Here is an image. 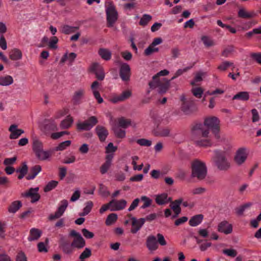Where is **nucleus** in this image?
Instances as JSON below:
<instances>
[{"instance_id": "obj_1", "label": "nucleus", "mask_w": 261, "mask_h": 261, "mask_svg": "<svg viewBox=\"0 0 261 261\" xmlns=\"http://www.w3.org/2000/svg\"><path fill=\"white\" fill-rule=\"evenodd\" d=\"M219 123L218 118L213 116L206 118L204 124L201 123L195 124L192 128V134L195 144L200 147H207L212 145L208 137V129L212 130L216 139H219Z\"/></svg>"}, {"instance_id": "obj_2", "label": "nucleus", "mask_w": 261, "mask_h": 261, "mask_svg": "<svg viewBox=\"0 0 261 261\" xmlns=\"http://www.w3.org/2000/svg\"><path fill=\"white\" fill-rule=\"evenodd\" d=\"M214 153V160L217 168L222 171L228 170L230 166V163L227 159V156L229 155L228 152L221 150H215Z\"/></svg>"}, {"instance_id": "obj_3", "label": "nucleus", "mask_w": 261, "mask_h": 261, "mask_svg": "<svg viewBox=\"0 0 261 261\" xmlns=\"http://www.w3.org/2000/svg\"><path fill=\"white\" fill-rule=\"evenodd\" d=\"M192 175L201 180L205 178L207 170L205 164L198 160H194L192 164Z\"/></svg>"}, {"instance_id": "obj_4", "label": "nucleus", "mask_w": 261, "mask_h": 261, "mask_svg": "<svg viewBox=\"0 0 261 261\" xmlns=\"http://www.w3.org/2000/svg\"><path fill=\"white\" fill-rule=\"evenodd\" d=\"M107 25L112 27L118 19V13L114 5L110 4L106 8Z\"/></svg>"}, {"instance_id": "obj_5", "label": "nucleus", "mask_w": 261, "mask_h": 261, "mask_svg": "<svg viewBox=\"0 0 261 261\" xmlns=\"http://www.w3.org/2000/svg\"><path fill=\"white\" fill-rule=\"evenodd\" d=\"M98 123V120L95 116H91L88 119L76 124L79 130H89Z\"/></svg>"}, {"instance_id": "obj_6", "label": "nucleus", "mask_w": 261, "mask_h": 261, "mask_svg": "<svg viewBox=\"0 0 261 261\" xmlns=\"http://www.w3.org/2000/svg\"><path fill=\"white\" fill-rule=\"evenodd\" d=\"M181 101H182L181 111L185 114H190L196 111V106L192 100H187L185 96H182Z\"/></svg>"}, {"instance_id": "obj_7", "label": "nucleus", "mask_w": 261, "mask_h": 261, "mask_svg": "<svg viewBox=\"0 0 261 261\" xmlns=\"http://www.w3.org/2000/svg\"><path fill=\"white\" fill-rule=\"evenodd\" d=\"M39 188H31L28 191L21 193V196L30 199L31 202L34 203L39 200L40 196L38 193Z\"/></svg>"}, {"instance_id": "obj_8", "label": "nucleus", "mask_w": 261, "mask_h": 261, "mask_svg": "<svg viewBox=\"0 0 261 261\" xmlns=\"http://www.w3.org/2000/svg\"><path fill=\"white\" fill-rule=\"evenodd\" d=\"M248 152L245 148H240L237 151L234 158L235 163L241 165L243 164L246 160L248 156Z\"/></svg>"}, {"instance_id": "obj_9", "label": "nucleus", "mask_w": 261, "mask_h": 261, "mask_svg": "<svg viewBox=\"0 0 261 261\" xmlns=\"http://www.w3.org/2000/svg\"><path fill=\"white\" fill-rule=\"evenodd\" d=\"M131 71L129 65L125 63H122L120 67L119 75L124 82L129 81Z\"/></svg>"}, {"instance_id": "obj_10", "label": "nucleus", "mask_w": 261, "mask_h": 261, "mask_svg": "<svg viewBox=\"0 0 261 261\" xmlns=\"http://www.w3.org/2000/svg\"><path fill=\"white\" fill-rule=\"evenodd\" d=\"M170 80L163 79V80H158V83L153 87H150V89L158 88V92L160 94H164L166 92L169 88Z\"/></svg>"}, {"instance_id": "obj_11", "label": "nucleus", "mask_w": 261, "mask_h": 261, "mask_svg": "<svg viewBox=\"0 0 261 261\" xmlns=\"http://www.w3.org/2000/svg\"><path fill=\"white\" fill-rule=\"evenodd\" d=\"M170 130L168 127L158 126L152 130V134L158 137H167L170 136Z\"/></svg>"}, {"instance_id": "obj_12", "label": "nucleus", "mask_w": 261, "mask_h": 261, "mask_svg": "<svg viewBox=\"0 0 261 261\" xmlns=\"http://www.w3.org/2000/svg\"><path fill=\"white\" fill-rule=\"evenodd\" d=\"M126 203V201L124 199H113L110 201V204H111V211H115L122 210L125 207Z\"/></svg>"}, {"instance_id": "obj_13", "label": "nucleus", "mask_w": 261, "mask_h": 261, "mask_svg": "<svg viewBox=\"0 0 261 261\" xmlns=\"http://www.w3.org/2000/svg\"><path fill=\"white\" fill-rule=\"evenodd\" d=\"M130 220L132 225L130 232L134 234L137 232L145 222V218H140L137 220L134 217H131Z\"/></svg>"}, {"instance_id": "obj_14", "label": "nucleus", "mask_w": 261, "mask_h": 261, "mask_svg": "<svg viewBox=\"0 0 261 261\" xmlns=\"http://www.w3.org/2000/svg\"><path fill=\"white\" fill-rule=\"evenodd\" d=\"M218 231L225 234H228L232 232V225L227 221L221 222L218 226Z\"/></svg>"}, {"instance_id": "obj_15", "label": "nucleus", "mask_w": 261, "mask_h": 261, "mask_svg": "<svg viewBox=\"0 0 261 261\" xmlns=\"http://www.w3.org/2000/svg\"><path fill=\"white\" fill-rule=\"evenodd\" d=\"M91 70L94 72L96 78L100 81H102L105 76L102 67L98 63H95L91 67Z\"/></svg>"}, {"instance_id": "obj_16", "label": "nucleus", "mask_w": 261, "mask_h": 261, "mask_svg": "<svg viewBox=\"0 0 261 261\" xmlns=\"http://www.w3.org/2000/svg\"><path fill=\"white\" fill-rule=\"evenodd\" d=\"M146 245L149 251L156 250L159 247L156 237L153 235L149 236L146 239Z\"/></svg>"}, {"instance_id": "obj_17", "label": "nucleus", "mask_w": 261, "mask_h": 261, "mask_svg": "<svg viewBox=\"0 0 261 261\" xmlns=\"http://www.w3.org/2000/svg\"><path fill=\"white\" fill-rule=\"evenodd\" d=\"M95 130L100 141L104 142L109 135L107 129L103 126L98 125L96 127Z\"/></svg>"}, {"instance_id": "obj_18", "label": "nucleus", "mask_w": 261, "mask_h": 261, "mask_svg": "<svg viewBox=\"0 0 261 261\" xmlns=\"http://www.w3.org/2000/svg\"><path fill=\"white\" fill-rule=\"evenodd\" d=\"M85 93L84 89H80L76 90L73 95L72 101L74 105H78L82 103V99Z\"/></svg>"}, {"instance_id": "obj_19", "label": "nucleus", "mask_w": 261, "mask_h": 261, "mask_svg": "<svg viewBox=\"0 0 261 261\" xmlns=\"http://www.w3.org/2000/svg\"><path fill=\"white\" fill-rule=\"evenodd\" d=\"M238 17L241 18L250 19L255 17L257 13L254 11L248 12L244 8H240L238 12Z\"/></svg>"}, {"instance_id": "obj_20", "label": "nucleus", "mask_w": 261, "mask_h": 261, "mask_svg": "<svg viewBox=\"0 0 261 261\" xmlns=\"http://www.w3.org/2000/svg\"><path fill=\"white\" fill-rule=\"evenodd\" d=\"M9 131L11 132L9 137L11 139H17L21 134L24 133L22 129L17 128V125L16 124L11 125L9 128Z\"/></svg>"}, {"instance_id": "obj_21", "label": "nucleus", "mask_w": 261, "mask_h": 261, "mask_svg": "<svg viewBox=\"0 0 261 261\" xmlns=\"http://www.w3.org/2000/svg\"><path fill=\"white\" fill-rule=\"evenodd\" d=\"M169 71L167 69H164L159 72L157 74L152 77V81L149 82V87H153L156 85L158 83V80H161L160 79V76L167 75L169 74Z\"/></svg>"}, {"instance_id": "obj_22", "label": "nucleus", "mask_w": 261, "mask_h": 261, "mask_svg": "<svg viewBox=\"0 0 261 261\" xmlns=\"http://www.w3.org/2000/svg\"><path fill=\"white\" fill-rule=\"evenodd\" d=\"M131 94L132 93L130 91H124L120 95L114 97L112 101L114 103L124 101L128 99L130 96Z\"/></svg>"}, {"instance_id": "obj_23", "label": "nucleus", "mask_w": 261, "mask_h": 261, "mask_svg": "<svg viewBox=\"0 0 261 261\" xmlns=\"http://www.w3.org/2000/svg\"><path fill=\"white\" fill-rule=\"evenodd\" d=\"M170 200L171 198L168 197V195L166 193L157 195L155 196V198L156 203L159 205H163L167 203Z\"/></svg>"}, {"instance_id": "obj_24", "label": "nucleus", "mask_w": 261, "mask_h": 261, "mask_svg": "<svg viewBox=\"0 0 261 261\" xmlns=\"http://www.w3.org/2000/svg\"><path fill=\"white\" fill-rule=\"evenodd\" d=\"M42 231L39 229L33 228L30 230L28 240L30 242L37 240L41 237Z\"/></svg>"}, {"instance_id": "obj_25", "label": "nucleus", "mask_w": 261, "mask_h": 261, "mask_svg": "<svg viewBox=\"0 0 261 261\" xmlns=\"http://www.w3.org/2000/svg\"><path fill=\"white\" fill-rule=\"evenodd\" d=\"M44 129L45 131H54L57 129V124L53 120H45L44 122Z\"/></svg>"}, {"instance_id": "obj_26", "label": "nucleus", "mask_w": 261, "mask_h": 261, "mask_svg": "<svg viewBox=\"0 0 261 261\" xmlns=\"http://www.w3.org/2000/svg\"><path fill=\"white\" fill-rule=\"evenodd\" d=\"M41 167L40 165H35L30 169L29 174L26 177L27 180L33 179L41 171Z\"/></svg>"}, {"instance_id": "obj_27", "label": "nucleus", "mask_w": 261, "mask_h": 261, "mask_svg": "<svg viewBox=\"0 0 261 261\" xmlns=\"http://www.w3.org/2000/svg\"><path fill=\"white\" fill-rule=\"evenodd\" d=\"M86 245V242L83 238L81 236L77 238H74L71 243V246L77 249H81Z\"/></svg>"}, {"instance_id": "obj_28", "label": "nucleus", "mask_w": 261, "mask_h": 261, "mask_svg": "<svg viewBox=\"0 0 261 261\" xmlns=\"http://www.w3.org/2000/svg\"><path fill=\"white\" fill-rule=\"evenodd\" d=\"M22 57V52L18 48H14L10 51L9 57L12 60L16 61L20 60Z\"/></svg>"}, {"instance_id": "obj_29", "label": "nucleus", "mask_w": 261, "mask_h": 261, "mask_svg": "<svg viewBox=\"0 0 261 261\" xmlns=\"http://www.w3.org/2000/svg\"><path fill=\"white\" fill-rule=\"evenodd\" d=\"M203 219V215L202 214L196 215L192 217L189 220V225L191 226H196L199 225Z\"/></svg>"}, {"instance_id": "obj_30", "label": "nucleus", "mask_w": 261, "mask_h": 261, "mask_svg": "<svg viewBox=\"0 0 261 261\" xmlns=\"http://www.w3.org/2000/svg\"><path fill=\"white\" fill-rule=\"evenodd\" d=\"M98 54L102 59L106 61L110 60L112 57L111 52L109 49L103 48L99 49Z\"/></svg>"}, {"instance_id": "obj_31", "label": "nucleus", "mask_w": 261, "mask_h": 261, "mask_svg": "<svg viewBox=\"0 0 261 261\" xmlns=\"http://www.w3.org/2000/svg\"><path fill=\"white\" fill-rule=\"evenodd\" d=\"M182 202V198H179L170 203V206L174 212H180V205Z\"/></svg>"}, {"instance_id": "obj_32", "label": "nucleus", "mask_w": 261, "mask_h": 261, "mask_svg": "<svg viewBox=\"0 0 261 261\" xmlns=\"http://www.w3.org/2000/svg\"><path fill=\"white\" fill-rule=\"evenodd\" d=\"M51 154L50 151H45L42 149L38 153H36L35 155L39 160L44 161L47 159L51 155Z\"/></svg>"}, {"instance_id": "obj_33", "label": "nucleus", "mask_w": 261, "mask_h": 261, "mask_svg": "<svg viewBox=\"0 0 261 261\" xmlns=\"http://www.w3.org/2000/svg\"><path fill=\"white\" fill-rule=\"evenodd\" d=\"M43 146L42 143L37 139H33V150L34 153H38L40 150L43 149Z\"/></svg>"}, {"instance_id": "obj_34", "label": "nucleus", "mask_w": 261, "mask_h": 261, "mask_svg": "<svg viewBox=\"0 0 261 261\" xmlns=\"http://www.w3.org/2000/svg\"><path fill=\"white\" fill-rule=\"evenodd\" d=\"M13 83V79L10 75L0 76V85L9 86Z\"/></svg>"}, {"instance_id": "obj_35", "label": "nucleus", "mask_w": 261, "mask_h": 261, "mask_svg": "<svg viewBox=\"0 0 261 261\" xmlns=\"http://www.w3.org/2000/svg\"><path fill=\"white\" fill-rule=\"evenodd\" d=\"M79 29L78 27H72L68 25H64L62 27L61 31L65 34H70L74 33Z\"/></svg>"}, {"instance_id": "obj_36", "label": "nucleus", "mask_w": 261, "mask_h": 261, "mask_svg": "<svg viewBox=\"0 0 261 261\" xmlns=\"http://www.w3.org/2000/svg\"><path fill=\"white\" fill-rule=\"evenodd\" d=\"M73 122V119L70 116L66 117V119L61 121L60 127L62 129H66L70 127Z\"/></svg>"}, {"instance_id": "obj_37", "label": "nucleus", "mask_w": 261, "mask_h": 261, "mask_svg": "<svg viewBox=\"0 0 261 261\" xmlns=\"http://www.w3.org/2000/svg\"><path fill=\"white\" fill-rule=\"evenodd\" d=\"M249 98V93L247 92H240L233 97V99H239L246 101Z\"/></svg>"}, {"instance_id": "obj_38", "label": "nucleus", "mask_w": 261, "mask_h": 261, "mask_svg": "<svg viewBox=\"0 0 261 261\" xmlns=\"http://www.w3.org/2000/svg\"><path fill=\"white\" fill-rule=\"evenodd\" d=\"M60 247L62 249L63 252L67 254H70L73 252V246H71V244L69 245L68 243L63 242L60 245Z\"/></svg>"}, {"instance_id": "obj_39", "label": "nucleus", "mask_w": 261, "mask_h": 261, "mask_svg": "<svg viewBox=\"0 0 261 261\" xmlns=\"http://www.w3.org/2000/svg\"><path fill=\"white\" fill-rule=\"evenodd\" d=\"M21 206L22 203L20 201H14L9 206V212H16Z\"/></svg>"}, {"instance_id": "obj_40", "label": "nucleus", "mask_w": 261, "mask_h": 261, "mask_svg": "<svg viewBox=\"0 0 261 261\" xmlns=\"http://www.w3.org/2000/svg\"><path fill=\"white\" fill-rule=\"evenodd\" d=\"M28 171V167L25 164L23 163L22 166L21 167H19L16 170L17 172L19 173V174L18 176V178L19 179H21L27 174Z\"/></svg>"}, {"instance_id": "obj_41", "label": "nucleus", "mask_w": 261, "mask_h": 261, "mask_svg": "<svg viewBox=\"0 0 261 261\" xmlns=\"http://www.w3.org/2000/svg\"><path fill=\"white\" fill-rule=\"evenodd\" d=\"M117 215L114 213H111L109 215L106 220V224L110 226L114 224L117 220Z\"/></svg>"}, {"instance_id": "obj_42", "label": "nucleus", "mask_w": 261, "mask_h": 261, "mask_svg": "<svg viewBox=\"0 0 261 261\" xmlns=\"http://www.w3.org/2000/svg\"><path fill=\"white\" fill-rule=\"evenodd\" d=\"M118 123L119 126L126 128L131 124V121L129 119H125L124 117L120 118L118 119Z\"/></svg>"}, {"instance_id": "obj_43", "label": "nucleus", "mask_w": 261, "mask_h": 261, "mask_svg": "<svg viewBox=\"0 0 261 261\" xmlns=\"http://www.w3.org/2000/svg\"><path fill=\"white\" fill-rule=\"evenodd\" d=\"M76 57V54L74 53H71L69 54H66L62 58L61 62L62 63L65 62L67 60H69L70 62L73 61Z\"/></svg>"}, {"instance_id": "obj_44", "label": "nucleus", "mask_w": 261, "mask_h": 261, "mask_svg": "<svg viewBox=\"0 0 261 261\" xmlns=\"http://www.w3.org/2000/svg\"><path fill=\"white\" fill-rule=\"evenodd\" d=\"M140 200L143 202V205L141 206V208H145L149 206L152 202L151 199L145 196H142Z\"/></svg>"}, {"instance_id": "obj_45", "label": "nucleus", "mask_w": 261, "mask_h": 261, "mask_svg": "<svg viewBox=\"0 0 261 261\" xmlns=\"http://www.w3.org/2000/svg\"><path fill=\"white\" fill-rule=\"evenodd\" d=\"M71 144V141L67 140L60 143L55 148L56 151H62L65 149L68 146Z\"/></svg>"}, {"instance_id": "obj_46", "label": "nucleus", "mask_w": 261, "mask_h": 261, "mask_svg": "<svg viewBox=\"0 0 261 261\" xmlns=\"http://www.w3.org/2000/svg\"><path fill=\"white\" fill-rule=\"evenodd\" d=\"M151 18L152 17L150 15L144 14L140 20L139 24L142 26H145L151 20Z\"/></svg>"}, {"instance_id": "obj_47", "label": "nucleus", "mask_w": 261, "mask_h": 261, "mask_svg": "<svg viewBox=\"0 0 261 261\" xmlns=\"http://www.w3.org/2000/svg\"><path fill=\"white\" fill-rule=\"evenodd\" d=\"M159 51V48L158 47H155L152 45L150 44V45L145 49L144 50V55L147 56H149L152 55L153 53Z\"/></svg>"}, {"instance_id": "obj_48", "label": "nucleus", "mask_w": 261, "mask_h": 261, "mask_svg": "<svg viewBox=\"0 0 261 261\" xmlns=\"http://www.w3.org/2000/svg\"><path fill=\"white\" fill-rule=\"evenodd\" d=\"M115 135L119 138H123L125 136V131L118 127L114 128Z\"/></svg>"}, {"instance_id": "obj_49", "label": "nucleus", "mask_w": 261, "mask_h": 261, "mask_svg": "<svg viewBox=\"0 0 261 261\" xmlns=\"http://www.w3.org/2000/svg\"><path fill=\"white\" fill-rule=\"evenodd\" d=\"M201 40L206 47L212 46L214 45L213 41L208 36H203L201 37Z\"/></svg>"}, {"instance_id": "obj_50", "label": "nucleus", "mask_w": 261, "mask_h": 261, "mask_svg": "<svg viewBox=\"0 0 261 261\" xmlns=\"http://www.w3.org/2000/svg\"><path fill=\"white\" fill-rule=\"evenodd\" d=\"M68 204L66 200H63L60 202L58 205V209L57 212H64Z\"/></svg>"}, {"instance_id": "obj_51", "label": "nucleus", "mask_w": 261, "mask_h": 261, "mask_svg": "<svg viewBox=\"0 0 261 261\" xmlns=\"http://www.w3.org/2000/svg\"><path fill=\"white\" fill-rule=\"evenodd\" d=\"M58 182L55 180L49 181L44 188V191L47 192L54 189L58 185Z\"/></svg>"}, {"instance_id": "obj_52", "label": "nucleus", "mask_w": 261, "mask_h": 261, "mask_svg": "<svg viewBox=\"0 0 261 261\" xmlns=\"http://www.w3.org/2000/svg\"><path fill=\"white\" fill-rule=\"evenodd\" d=\"M99 191L100 194L103 197H108L110 195L107 188L102 184L99 185Z\"/></svg>"}, {"instance_id": "obj_53", "label": "nucleus", "mask_w": 261, "mask_h": 261, "mask_svg": "<svg viewBox=\"0 0 261 261\" xmlns=\"http://www.w3.org/2000/svg\"><path fill=\"white\" fill-rule=\"evenodd\" d=\"M92 253L90 249L86 248L84 251L80 255L79 258L81 260L88 258L91 256Z\"/></svg>"}, {"instance_id": "obj_54", "label": "nucleus", "mask_w": 261, "mask_h": 261, "mask_svg": "<svg viewBox=\"0 0 261 261\" xmlns=\"http://www.w3.org/2000/svg\"><path fill=\"white\" fill-rule=\"evenodd\" d=\"M233 65V63L229 61H224L222 62L218 67V69L221 71L226 70L228 67Z\"/></svg>"}, {"instance_id": "obj_55", "label": "nucleus", "mask_w": 261, "mask_h": 261, "mask_svg": "<svg viewBox=\"0 0 261 261\" xmlns=\"http://www.w3.org/2000/svg\"><path fill=\"white\" fill-rule=\"evenodd\" d=\"M137 143L141 146H150L152 142L150 140H147L145 139H140L137 140Z\"/></svg>"}, {"instance_id": "obj_56", "label": "nucleus", "mask_w": 261, "mask_h": 261, "mask_svg": "<svg viewBox=\"0 0 261 261\" xmlns=\"http://www.w3.org/2000/svg\"><path fill=\"white\" fill-rule=\"evenodd\" d=\"M156 238L158 244L159 243L161 246H165L167 245V242L165 239L164 236L161 233H158Z\"/></svg>"}, {"instance_id": "obj_57", "label": "nucleus", "mask_w": 261, "mask_h": 261, "mask_svg": "<svg viewBox=\"0 0 261 261\" xmlns=\"http://www.w3.org/2000/svg\"><path fill=\"white\" fill-rule=\"evenodd\" d=\"M252 205V203L251 202H248L241 205L237 208L236 212H244L245 211L248 210V208H249Z\"/></svg>"}, {"instance_id": "obj_58", "label": "nucleus", "mask_w": 261, "mask_h": 261, "mask_svg": "<svg viewBox=\"0 0 261 261\" xmlns=\"http://www.w3.org/2000/svg\"><path fill=\"white\" fill-rule=\"evenodd\" d=\"M191 67H187L186 68H185L183 69H178L175 73L174 75L171 78L170 81L173 80L181 75L183 73L187 72L188 70H189L190 69H191Z\"/></svg>"}, {"instance_id": "obj_59", "label": "nucleus", "mask_w": 261, "mask_h": 261, "mask_svg": "<svg viewBox=\"0 0 261 261\" xmlns=\"http://www.w3.org/2000/svg\"><path fill=\"white\" fill-rule=\"evenodd\" d=\"M16 261H28L27 257L25 253L22 251H19L17 253L16 258Z\"/></svg>"}, {"instance_id": "obj_60", "label": "nucleus", "mask_w": 261, "mask_h": 261, "mask_svg": "<svg viewBox=\"0 0 261 261\" xmlns=\"http://www.w3.org/2000/svg\"><path fill=\"white\" fill-rule=\"evenodd\" d=\"M58 42V39L57 37L54 36L52 37L48 42V46L51 48H56L57 45L56 44Z\"/></svg>"}, {"instance_id": "obj_61", "label": "nucleus", "mask_w": 261, "mask_h": 261, "mask_svg": "<svg viewBox=\"0 0 261 261\" xmlns=\"http://www.w3.org/2000/svg\"><path fill=\"white\" fill-rule=\"evenodd\" d=\"M192 93L193 95L197 97L200 98L203 93V90L201 88H195L192 89Z\"/></svg>"}, {"instance_id": "obj_62", "label": "nucleus", "mask_w": 261, "mask_h": 261, "mask_svg": "<svg viewBox=\"0 0 261 261\" xmlns=\"http://www.w3.org/2000/svg\"><path fill=\"white\" fill-rule=\"evenodd\" d=\"M111 165V164H109L108 162L107 163L105 162L100 168V173L102 174H105L110 168Z\"/></svg>"}, {"instance_id": "obj_63", "label": "nucleus", "mask_w": 261, "mask_h": 261, "mask_svg": "<svg viewBox=\"0 0 261 261\" xmlns=\"http://www.w3.org/2000/svg\"><path fill=\"white\" fill-rule=\"evenodd\" d=\"M117 147L114 146L112 143H109L106 148V153H113L116 151Z\"/></svg>"}, {"instance_id": "obj_64", "label": "nucleus", "mask_w": 261, "mask_h": 261, "mask_svg": "<svg viewBox=\"0 0 261 261\" xmlns=\"http://www.w3.org/2000/svg\"><path fill=\"white\" fill-rule=\"evenodd\" d=\"M251 57L257 63L261 65V53H252L251 54Z\"/></svg>"}]
</instances>
